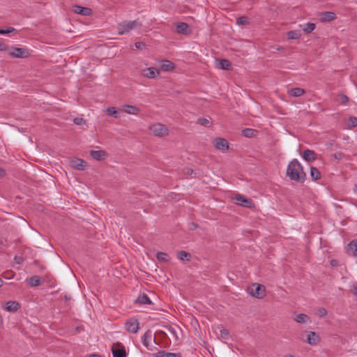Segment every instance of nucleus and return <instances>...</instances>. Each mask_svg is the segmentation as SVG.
<instances>
[{"label": "nucleus", "instance_id": "f257e3e1", "mask_svg": "<svg viewBox=\"0 0 357 357\" xmlns=\"http://www.w3.org/2000/svg\"><path fill=\"white\" fill-rule=\"evenodd\" d=\"M287 176L291 180L298 183H303L305 178V173L301 164L297 159H294L289 162L287 169Z\"/></svg>", "mask_w": 357, "mask_h": 357}, {"label": "nucleus", "instance_id": "f03ea898", "mask_svg": "<svg viewBox=\"0 0 357 357\" xmlns=\"http://www.w3.org/2000/svg\"><path fill=\"white\" fill-rule=\"evenodd\" d=\"M140 26L141 24L137 20L124 21L117 25V31L119 35H123Z\"/></svg>", "mask_w": 357, "mask_h": 357}, {"label": "nucleus", "instance_id": "7ed1b4c3", "mask_svg": "<svg viewBox=\"0 0 357 357\" xmlns=\"http://www.w3.org/2000/svg\"><path fill=\"white\" fill-rule=\"evenodd\" d=\"M265 287L262 284L255 283L249 289V293L257 298H263L265 296Z\"/></svg>", "mask_w": 357, "mask_h": 357}, {"label": "nucleus", "instance_id": "20e7f679", "mask_svg": "<svg viewBox=\"0 0 357 357\" xmlns=\"http://www.w3.org/2000/svg\"><path fill=\"white\" fill-rule=\"evenodd\" d=\"M8 54L13 58H27L30 55V52L26 48L12 47V50L8 52Z\"/></svg>", "mask_w": 357, "mask_h": 357}, {"label": "nucleus", "instance_id": "39448f33", "mask_svg": "<svg viewBox=\"0 0 357 357\" xmlns=\"http://www.w3.org/2000/svg\"><path fill=\"white\" fill-rule=\"evenodd\" d=\"M149 129L157 137H162L168 134L167 128L161 123H155L151 126Z\"/></svg>", "mask_w": 357, "mask_h": 357}, {"label": "nucleus", "instance_id": "423d86ee", "mask_svg": "<svg viewBox=\"0 0 357 357\" xmlns=\"http://www.w3.org/2000/svg\"><path fill=\"white\" fill-rule=\"evenodd\" d=\"M139 321L135 318H130L125 323L126 330L131 333H136L139 330Z\"/></svg>", "mask_w": 357, "mask_h": 357}, {"label": "nucleus", "instance_id": "0eeeda50", "mask_svg": "<svg viewBox=\"0 0 357 357\" xmlns=\"http://www.w3.org/2000/svg\"><path fill=\"white\" fill-rule=\"evenodd\" d=\"M236 204L244 207L252 208L253 206V202L252 199L247 198L245 196L236 194L234 197Z\"/></svg>", "mask_w": 357, "mask_h": 357}, {"label": "nucleus", "instance_id": "6e6552de", "mask_svg": "<svg viewBox=\"0 0 357 357\" xmlns=\"http://www.w3.org/2000/svg\"><path fill=\"white\" fill-rule=\"evenodd\" d=\"M214 146L217 149L223 151L229 149L228 142L225 139L221 137H217L214 139Z\"/></svg>", "mask_w": 357, "mask_h": 357}, {"label": "nucleus", "instance_id": "1a4fd4ad", "mask_svg": "<svg viewBox=\"0 0 357 357\" xmlns=\"http://www.w3.org/2000/svg\"><path fill=\"white\" fill-rule=\"evenodd\" d=\"M320 341V337L319 335L313 331H310L307 333V339L305 340V342L308 343L310 345L314 346L317 344Z\"/></svg>", "mask_w": 357, "mask_h": 357}, {"label": "nucleus", "instance_id": "9d476101", "mask_svg": "<svg viewBox=\"0 0 357 357\" xmlns=\"http://www.w3.org/2000/svg\"><path fill=\"white\" fill-rule=\"evenodd\" d=\"M159 70L154 67L147 68L142 70V75L149 79L155 78L157 75H159Z\"/></svg>", "mask_w": 357, "mask_h": 357}, {"label": "nucleus", "instance_id": "9b49d317", "mask_svg": "<svg viewBox=\"0 0 357 357\" xmlns=\"http://www.w3.org/2000/svg\"><path fill=\"white\" fill-rule=\"evenodd\" d=\"M73 11L77 14L88 16L91 14V9L86 7L75 5L73 6Z\"/></svg>", "mask_w": 357, "mask_h": 357}, {"label": "nucleus", "instance_id": "f8f14e48", "mask_svg": "<svg viewBox=\"0 0 357 357\" xmlns=\"http://www.w3.org/2000/svg\"><path fill=\"white\" fill-rule=\"evenodd\" d=\"M336 18V15L333 12H324L320 14V20L322 22H331Z\"/></svg>", "mask_w": 357, "mask_h": 357}, {"label": "nucleus", "instance_id": "ddd939ff", "mask_svg": "<svg viewBox=\"0 0 357 357\" xmlns=\"http://www.w3.org/2000/svg\"><path fill=\"white\" fill-rule=\"evenodd\" d=\"M90 155L96 160H102L107 156V153L105 151L99 150V151H90Z\"/></svg>", "mask_w": 357, "mask_h": 357}, {"label": "nucleus", "instance_id": "4468645a", "mask_svg": "<svg viewBox=\"0 0 357 357\" xmlns=\"http://www.w3.org/2000/svg\"><path fill=\"white\" fill-rule=\"evenodd\" d=\"M118 345L120 346L119 348H112V354L114 357H127V353L123 346L121 345L120 343H118Z\"/></svg>", "mask_w": 357, "mask_h": 357}, {"label": "nucleus", "instance_id": "2eb2a0df", "mask_svg": "<svg viewBox=\"0 0 357 357\" xmlns=\"http://www.w3.org/2000/svg\"><path fill=\"white\" fill-rule=\"evenodd\" d=\"M71 167L78 170H83L86 166V162L79 158L75 159L70 162Z\"/></svg>", "mask_w": 357, "mask_h": 357}, {"label": "nucleus", "instance_id": "dca6fc26", "mask_svg": "<svg viewBox=\"0 0 357 357\" xmlns=\"http://www.w3.org/2000/svg\"><path fill=\"white\" fill-rule=\"evenodd\" d=\"M316 155L317 153L314 151L306 149L303 151V158L306 161L312 162L317 159Z\"/></svg>", "mask_w": 357, "mask_h": 357}, {"label": "nucleus", "instance_id": "f3484780", "mask_svg": "<svg viewBox=\"0 0 357 357\" xmlns=\"http://www.w3.org/2000/svg\"><path fill=\"white\" fill-rule=\"evenodd\" d=\"M217 67L220 69L222 70H230L231 69V62L227 59H217L216 60Z\"/></svg>", "mask_w": 357, "mask_h": 357}, {"label": "nucleus", "instance_id": "a211bd4d", "mask_svg": "<svg viewBox=\"0 0 357 357\" xmlns=\"http://www.w3.org/2000/svg\"><path fill=\"white\" fill-rule=\"evenodd\" d=\"M152 340V335L150 331L146 332L142 337V342L144 346H145L148 349L153 350L151 347H150V342Z\"/></svg>", "mask_w": 357, "mask_h": 357}, {"label": "nucleus", "instance_id": "6ab92c4d", "mask_svg": "<svg viewBox=\"0 0 357 357\" xmlns=\"http://www.w3.org/2000/svg\"><path fill=\"white\" fill-rule=\"evenodd\" d=\"M123 111L129 114L137 115L139 112V109L133 105H123Z\"/></svg>", "mask_w": 357, "mask_h": 357}, {"label": "nucleus", "instance_id": "aec40b11", "mask_svg": "<svg viewBox=\"0 0 357 357\" xmlns=\"http://www.w3.org/2000/svg\"><path fill=\"white\" fill-rule=\"evenodd\" d=\"M136 303H139V304H142V305H151L152 304V302L150 300V298H149V296L143 293V294H140L137 298L136 299L135 301Z\"/></svg>", "mask_w": 357, "mask_h": 357}, {"label": "nucleus", "instance_id": "412c9836", "mask_svg": "<svg viewBox=\"0 0 357 357\" xmlns=\"http://www.w3.org/2000/svg\"><path fill=\"white\" fill-rule=\"evenodd\" d=\"M20 308V304L16 301H8L6 303L5 309L8 312H15Z\"/></svg>", "mask_w": 357, "mask_h": 357}, {"label": "nucleus", "instance_id": "4be33fe9", "mask_svg": "<svg viewBox=\"0 0 357 357\" xmlns=\"http://www.w3.org/2000/svg\"><path fill=\"white\" fill-rule=\"evenodd\" d=\"M175 65L172 61L165 60L163 61L160 68L162 71L168 72L174 70Z\"/></svg>", "mask_w": 357, "mask_h": 357}, {"label": "nucleus", "instance_id": "5701e85b", "mask_svg": "<svg viewBox=\"0 0 357 357\" xmlns=\"http://www.w3.org/2000/svg\"><path fill=\"white\" fill-rule=\"evenodd\" d=\"M188 24L184 22H180L176 25V32L181 34H187L188 30Z\"/></svg>", "mask_w": 357, "mask_h": 357}, {"label": "nucleus", "instance_id": "b1692460", "mask_svg": "<svg viewBox=\"0 0 357 357\" xmlns=\"http://www.w3.org/2000/svg\"><path fill=\"white\" fill-rule=\"evenodd\" d=\"M42 283L43 280L38 276H33L28 280V284L31 287H38L41 285Z\"/></svg>", "mask_w": 357, "mask_h": 357}, {"label": "nucleus", "instance_id": "393cba45", "mask_svg": "<svg viewBox=\"0 0 357 357\" xmlns=\"http://www.w3.org/2000/svg\"><path fill=\"white\" fill-rule=\"evenodd\" d=\"M294 320L300 324H305L308 321H310L309 316H307L305 314H299L296 315V317L294 318Z\"/></svg>", "mask_w": 357, "mask_h": 357}, {"label": "nucleus", "instance_id": "a878e982", "mask_svg": "<svg viewBox=\"0 0 357 357\" xmlns=\"http://www.w3.org/2000/svg\"><path fill=\"white\" fill-rule=\"evenodd\" d=\"M289 95L293 97H300L303 96L305 91L303 89L301 88H294L291 89V91L289 92Z\"/></svg>", "mask_w": 357, "mask_h": 357}, {"label": "nucleus", "instance_id": "bb28decb", "mask_svg": "<svg viewBox=\"0 0 357 357\" xmlns=\"http://www.w3.org/2000/svg\"><path fill=\"white\" fill-rule=\"evenodd\" d=\"M310 176L313 181H317L321 178V173L317 168L314 167H311Z\"/></svg>", "mask_w": 357, "mask_h": 357}, {"label": "nucleus", "instance_id": "cd10ccee", "mask_svg": "<svg viewBox=\"0 0 357 357\" xmlns=\"http://www.w3.org/2000/svg\"><path fill=\"white\" fill-rule=\"evenodd\" d=\"M348 252H351L354 256H357V241H351L349 243Z\"/></svg>", "mask_w": 357, "mask_h": 357}, {"label": "nucleus", "instance_id": "c85d7f7f", "mask_svg": "<svg viewBox=\"0 0 357 357\" xmlns=\"http://www.w3.org/2000/svg\"><path fill=\"white\" fill-rule=\"evenodd\" d=\"M177 257L180 260L189 261L191 257V255L185 251H179L177 254Z\"/></svg>", "mask_w": 357, "mask_h": 357}, {"label": "nucleus", "instance_id": "c756f323", "mask_svg": "<svg viewBox=\"0 0 357 357\" xmlns=\"http://www.w3.org/2000/svg\"><path fill=\"white\" fill-rule=\"evenodd\" d=\"M304 32L307 33H310L313 31L315 29V24L314 23H307L303 26H301Z\"/></svg>", "mask_w": 357, "mask_h": 357}, {"label": "nucleus", "instance_id": "7c9ffc66", "mask_svg": "<svg viewBox=\"0 0 357 357\" xmlns=\"http://www.w3.org/2000/svg\"><path fill=\"white\" fill-rule=\"evenodd\" d=\"M255 133L256 130L252 128H245L242 130V135L246 137H252Z\"/></svg>", "mask_w": 357, "mask_h": 357}, {"label": "nucleus", "instance_id": "2f4dec72", "mask_svg": "<svg viewBox=\"0 0 357 357\" xmlns=\"http://www.w3.org/2000/svg\"><path fill=\"white\" fill-rule=\"evenodd\" d=\"M287 36L289 40L298 39L301 36L299 31H290L287 33Z\"/></svg>", "mask_w": 357, "mask_h": 357}, {"label": "nucleus", "instance_id": "473e14b6", "mask_svg": "<svg viewBox=\"0 0 357 357\" xmlns=\"http://www.w3.org/2000/svg\"><path fill=\"white\" fill-rule=\"evenodd\" d=\"M249 22V18L245 16H241L236 19V23L239 25H247Z\"/></svg>", "mask_w": 357, "mask_h": 357}, {"label": "nucleus", "instance_id": "72a5a7b5", "mask_svg": "<svg viewBox=\"0 0 357 357\" xmlns=\"http://www.w3.org/2000/svg\"><path fill=\"white\" fill-rule=\"evenodd\" d=\"M107 115L114 116L115 118H119L118 113L116 110V108L114 107H108L106 110Z\"/></svg>", "mask_w": 357, "mask_h": 357}, {"label": "nucleus", "instance_id": "f704fd0d", "mask_svg": "<svg viewBox=\"0 0 357 357\" xmlns=\"http://www.w3.org/2000/svg\"><path fill=\"white\" fill-rule=\"evenodd\" d=\"M157 259L162 261H165V262L168 261L167 255L165 252H158L157 253Z\"/></svg>", "mask_w": 357, "mask_h": 357}, {"label": "nucleus", "instance_id": "c9c22d12", "mask_svg": "<svg viewBox=\"0 0 357 357\" xmlns=\"http://www.w3.org/2000/svg\"><path fill=\"white\" fill-rule=\"evenodd\" d=\"M16 29L13 27H8L6 29H0V35H6L15 31Z\"/></svg>", "mask_w": 357, "mask_h": 357}, {"label": "nucleus", "instance_id": "e433bc0d", "mask_svg": "<svg viewBox=\"0 0 357 357\" xmlns=\"http://www.w3.org/2000/svg\"><path fill=\"white\" fill-rule=\"evenodd\" d=\"M338 101L340 103L345 105L349 101V98L345 95L340 94L338 97Z\"/></svg>", "mask_w": 357, "mask_h": 357}, {"label": "nucleus", "instance_id": "4c0bfd02", "mask_svg": "<svg viewBox=\"0 0 357 357\" xmlns=\"http://www.w3.org/2000/svg\"><path fill=\"white\" fill-rule=\"evenodd\" d=\"M197 123L202 125V126H208L210 123V121L208 119L206 118H199L197 119Z\"/></svg>", "mask_w": 357, "mask_h": 357}, {"label": "nucleus", "instance_id": "58836bf2", "mask_svg": "<svg viewBox=\"0 0 357 357\" xmlns=\"http://www.w3.org/2000/svg\"><path fill=\"white\" fill-rule=\"evenodd\" d=\"M220 333L222 338L227 340L229 337V333L228 330L222 328L220 330Z\"/></svg>", "mask_w": 357, "mask_h": 357}, {"label": "nucleus", "instance_id": "ea45409f", "mask_svg": "<svg viewBox=\"0 0 357 357\" xmlns=\"http://www.w3.org/2000/svg\"><path fill=\"white\" fill-rule=\"evenodd\" d=\"M167 328V331H169V333L173 337H174L176 339L178 338L177 333H176V329L174 328H173L172 326H168Z\"/></svg>", "mask_w": 357, "mask_h": 357}, {"label": "nucleus", "instance_id": "a19ab883", "mask_svg": "<svg viewBox=\"0 0 357 357\" xmlns=\"http://www.w3.org/2000/svg\"><path fill=\"white\" fill-rule=\"evenodd\" d=\"M73 122L76 125L81 126L82 124H84L86 123V121L82 118L76 117L73 119Z\"/></svg>", "mask_w": 357, "mask_h": 357}, {"label": "nucleus", "instance_id": "79ce46f5", "mask_svg": "<svg viewBox=\"0 0 357 357\" xmlns=\"http://www.w3.org/2000/svg\"><path fill=\"white\" fill-rule=\"evenodd\" d=\"M349 122L351 123L353 127L357 126V118L354 116H351L349 118Z\"/></svg>", "mask_w": 357, "mask_h": 357}, {"label": "nucleus", "instance_id": "37998d69", "mask_svg": "<svg viewBox=\"0 0 357 357\" xmlns=\"http://www.w3.org/2000/svg\"><path fill=\"white\" fill-rule=\"evenodd\" d=\"M167 352L165 351H160L154 354L155 357H166Z\"/></svg>", "mask_w": 357, "mask_h": 357}, {"label": "nucleus", "instance_id": "c03bdc74", "mask_svg": "<svg viewBox=\"0 0 357 357\" xmlns=\"http://www.w3.org/2000/svg\"><path fill=\"white\" fill-rule=\"evenodd\" d=\"M166 357H181V355L179 353L167 352Z\"/></svg>", "mask_w": 357, "mask_h": 357}, {"label": "nucleus", "instance_id": "a18cd8bd", "mask_svg": "<svg viewBox=\"0 0 357 357\" xmlns=\"http://www.w3.org/2000/svg\"><path fill=\"white\" fill-rule=\"evenodd\" d=\"M135 47L137 49H143L145 47V44L142 42H137L135 43Z\"/></svg>", "mask_w": 357, "mask_h": 357}, {"label": "nucleus", "instance_id": "49530a36", "mask_svg": "<svg viewBox=\"0 0 357 357\" xmlns=\"http://www.w3.org/2000/svg\"><path fill=\"white\" fill-rule=\"evenodd\" d=\"M319 311H320L321 316H325L327 314V312L324 308H321Z\"/></svg>", "mask_w": 357, "mask_h": 357}, {"label": "nucleus", "instance_id": "de8ad7c7", "mask_svg": "<svg viewBox=\"0 0 357 357\" xmlns=\"http://www.w3.org/2000/svg\"><path fill=\"white\" fill-rule=\"evenodd\" d=\"M8 50V47L5 45L0 44V51H6Z\"/></svg>", "mask_w": 357, "mask_h": 357}, {"label": "nucleus", "instance_id": "09e8293b", "mask_svg": "<svg viewBox=\"0 0 357 357\" xmlns=\"http://www.w3.org/2000/svg\"><path fill=\"white\" fill-rule=\"evenodd\" d=\"M89 357H102L100 354H93L89 356Z\"/></svg>", "mask_w": 357, "mask_h": 357}, {"label": "nucleus", "instance_id": "8fccbe9b", "mask_svg": "<svg viewBox=\"0 0 357 357\" xmlns=\"http://www.w3.org/2000/svg\"><path fill=\"white\" fill-rule=\"evenodd\" d=\"M4 174H5L4 170L0 167V177L3 176Z\"/></svg>", "mask_w": 357, "mask_h": 357}, {"label": "nucleus", "instance_id": "3c124183", "mask_svg": "<svg viewBox=\"0 0 357 357\" xmlns=\"http://www.w3.org/2000/svg\"><path fill=\"white\" fill-rule=\"evenodd\" d=\"M191 225H192L191 229H195L197 227V225L193 222L191 224Z\"/></svg>", "mask_w": 357, "mask_h": 357}, {"label": "nucleus", "instance_id": "603ef678", "mask_svg": "<svg viewBox=\"0 0 357 357\" xmlns=\"http://www.w3.org/2000/svg\"><path fill=\"white\" fill-rule=\"evenodd\" d=\"M192 172H193V171H192V169H187V173H188V174H190H190H192Z\"/></svg>", "mask_w": 357, "mask_h": 357}, {"label": "nucleus", "instance_id": "864d4df0", "mask_svg": "<svg viewBox=\"0 0 357 357\" xmlns=\"http://www.w3.org/2000/svg\"><path fill=\"white\" fill-rule=\"evenodd\" d=\"M354 192H355L356 194H357V184H356V185H355V186H354Z\"/></svg>", "mask_w": 357, "mask_h": 357}, {"label": "nucleus", "instance_id": "5fc2aeb1", "mask_svg": "<svg viewBox=\"0 0 357 357\" xmlns=\"http://www.w3.org/2000/svg\"><path fill=\"white\" fill-rule=\"evenodd\" d=\"M284 357H295V356L291 354H287V355L284 356Z\"/></svg>", "mask_w": 357, "mask_h": 357}, {"label": "nucleus", "instance_id": "6e6d98bb", "mask_svg": "<svg viewBox=\"0 0 357 357\" xmlns=\"http://www.w3.org/2000/svg\"><path fill=\"white\" fill-rule=\"evenodd\" d=\"M284 50V47H280L278 48V50L279 51H281V50Z\"/></svg>", "mask_w": 357, "mask_h": 357}, {"label": "nucleus", "instance_id": "4d7b16f0", "mask_svg": "<svg viewBox=\"0 0 357 357\" xmlns=\"http://www.w3.org/2000/svg\"><path fill=\"white\" fill-rule=\"evenodd\" d=\"M3 283V280L0 278V287L2 286Z\"/></svg>", "mask_w": 357, "mask_h": 357}, {"label": "nucleus", "instance_id": "13d9d810", "mask_svg": "<svg viewBox=\"0 0 357 357\" xmlns=\"http://www.w3.org/2000/svg\"><path fill=\"white\" fill-rule=\"evenodd\" d=\"M354 294L357 295V287L354 289Z\"/></svg>", "mask_w": 357, "mask_h": 357}, {"label": "nucleus", "instance_id": "bf43d9fd", "mask_svg": "<svg viewBox=\"0 0 357 357\" xmlns=\"http://www.w3.org/2000/svg\"><path fill=\"white\" fill-rule=\"evenodd\" d=\"M15 259L16 260V261H17V264H20V259H17V257H15Z\"/></svg>", "mask_w": 357, "mask_h": 357}, {"label": "nucleus", "instance_id": "052dcab7", "mask_svg": "<svg viewBox=\"0 0 357 357\" xmlns=\"http://www.w3.org/2000/svg\"><path fill=\"white\" fill-rule=\"evenodd\" d=\"M15 259L16 260V261H17V264H20V259H17V257H15Z\"/></svg>", "mask_w": 357, "mask_h": 357}, {"label": "nucleus", "instance_id": "680f3d73", "mask_svg": "<svg viewBox=\"0 0 357 357\" xmlns=\"http://www.w3.org/2000/svg\"><path fill=\"white\" fill-rule=\"evenodd\" d=\"M65 298H66V300H69L70 298V297H68V296H65Z\"/></svg>", "mask_w": 357, "mask_h": 357}, {"label": "nucleus", "instance_id": "e2e57ef3", "mask_svg": "<svg viewBox=\"0 0 357 357\" xmlns=\"http://www.w3.org/2000/svg\"><path fill=\"white\" fill-rule=\"evenodd\" d=\"M335 157L336 158H339V157H338L337 154H335Z\"/></svg>", "mask_w": 357, "mask_h": 357}]
</instances>
